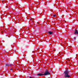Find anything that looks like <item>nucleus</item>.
Wrapping results in <instances>:
<instances>
[{
    "label": "nucleus",
    "instance_id": "obj_12",
    "mask_svg": "<svg viewBox=\"0 0 78 78\" xmlns=\"http://www.w3.org/2000/svg\"><path fill=\"white\" fill-rule=\"evenodd\" d=\"M38 23V24H39V23L38 22V23Z\"/></svg>",
    "mask_w": 78,
    "mask_h": 78
},
{
    "label": "nucleus",
    "instance_id": "obj_11",
    "mask_svg": "<svg viewBox=\"0 0 78 78\" xmlns=\"http://www.w3.org/2000/svg\"><path fill=\"white\" fill-rule=\"evenodd\" d=\"M2 3H4V4L5 3H3V1H2Z\"/></svg>",
    "mask_w": 78,
    "mask_h": 78
},
{
    "label": "nucleus",
    "instance_id": "obj_6",
    "mask_svg": "<svg viewBox=\"0 0 78 78\" xmlns=\"http://www.w3.org/2000/svg\"><path fill=\"white\" fill-rule=\"evenodd\" d=\"M6 66H9V65H8V64H6Z\"/></svg>",
    "mask_w": 78,
    "mask_h": 78
},
{
    "label": "nucleus",
    "instance_id": "obj_9",
    "mask_svg": "<svg viewBox=\"0 0 78 78\" xmlns=\"http://www.w3.org/2000/svg\"><path fill=\"white\" fill-rule=\"evenodd\" d=\"M74 40H76V37H74Z\"/></svg>",
    "mask_w": 78,
    "mask_h": 78
},
{
    "label": "nucleus",
    "instance_id": "obj_10",
    "mask_svg": "<svg viewBox=\"0 0 78 78\" xmlns=\"http://www.w3.org/2000/svg\"><path fill=\"white\" fill-rule=\"evenodd\" d=\"M10 70H12V69H10Z\"/></svg>",
    "mask_w": 78,
    "mask_h": 78
},
{
    "label": "nucleus",
    "instance_id": "obj_5",
    "mask_svg": "<svg viewBox=\"0 0 78 78\" xmlns=\"http://www.w3.org/2000/svg\"><path fill=\"white\" fill-rule=\"evenodd\" d=\"M66 61H67V60H68V61H70V60H69V59H66Z\"/></svg>",
    "mask_w": 78,
    "mask_h": 78
},
{
    "label": "nucleus",
    "instance_id": "obj_16",
    "mask_svg": "<svg viewBox=\"0 0 78 78\" xmlns=\"http://www.w3.org/2000/svg\"><path fill=\"white\" fill-rule=\"evenodd\" d=\"M62 44H63V43H62Z\"/></svg>",
    "mask_w": 78,
    "mask_h": 78
},
{
    "label": "nucleus",
    "instance_id": "obj_13",
    "mask_svg": "<svg viewBox=\"0 0 78 78\" xmlns=\"http://www.w3.org/2000/svg\"><path fill=\"white\" fill-rule=\"evenodd\" d=\"M34 51H32V53H34Z\"/></svg>",
    "mask_w": 78,
    "mask_h": 78
},
{
    "label": "nucleus",
    "instance_id": "obj_3",
    "mask_svg": "<svg viewBox=\"0 0 78 78\" xmlns=\"http://www.w3.org/2000/svg\"><path fill=\"white\" fill-rule=\"evenodd\" d=\"M74 34H78V31H77V30H76L75 32L74 33Z\"/></svg>",
    "mask_w": 78,
    "mask_h": 78
},
{
    "label": "nucleus",
    "instance_id": "obj_8",
    "mask_svg": "<svg viewBox=\"0 0 78 78\" xmlns=\"http://www.w3.org/2000/svg\"><path fill=\"white\" fill-rule=\"evenodd\" d=\"M53 16H54V17H56V15H54Z\"/></svg>",
    "mask_w": 78,
    "mask_h": 78
},
{
    "label": "nucleus",
    "instance_id": "obj_15",
    "mask_svg": "<svg viewBox=\"0 0 78 78\" xmlns=\"http://www.w3.org/2000/svg\"><path fill=\"white\" fill-rule=\"evenodd\" d=\"M30 78H33V77H30Z\"/></svg>",
    "mask_w": 78,
    "mask_h": 78
},
{
    "label": "nucleus",
    "instance_id": "obj_7",
    "mask_svg": "<svg viewBox=\"0 0 78 78\" xmlns=\"http://www.w3.org/2000/svg\"><path fill=\"white\" fill-rule=\"evenodd\" d=\"M30 20H31V21H32V22H33V20L32 19H30Z\"/></svg>",
    "mask_w": 78,
    "mask_h": 78
},
{
    "label": "nucleus",
    "instance_id": "obj_4",
    "mask_svg": "<svg viewBox=\"0 0 78 78\" xmlns=\"http://www.w3.org/2000/svg\"><path fill=\"white\" fill-rule=\"evenodd\" d=\"M50 34H53V32H52L50 31L48 32Z\"/></svg>",
    "mask_w": 78,
    "mask_h": 78
},
{
    "label": "nucleus",
    "instance_id": "obj_2",
    "mask_svg": "<svg viewBox=\"0 0 78 78\" xmlns=\"http://www.w3.org/2000/svg\"><path fill=\"white\" fill-rule=\"evenodd\" d=\"M69 72L68 71V70H66L64 72L65 74V77L66 78H69L70 77V76L69 75Z\"/></svg>",
    "mask_w": 78,
    "mask_h": 78
},
{
    "label": "nucleus",
    "instance_id": "obj_1",
    "mask_svg": "<svg viewBox=\"0 0 78 78\" xmlns=\"http://www.w3.org/2000/svg\"><path fill=\"white\" fill-rule=\"evenodd\" d=\"M50 75V72H48V70H46V71L44 73V74L39 73L37 74V76H43V75L45 76L46 75Z\"/></svg>",
    "mask_w": 78,
    "mask_h": 78
},
{
    "label": "nucleus",
    "instance_id": "obj_14",
    "mask_svg": "<svg viewBox=\"0 0 78 78\" xmlns=\"http://www.w3.org/2000/svg\"><path fill=\"white\" fill-rule=\"evenodd\" d=\"M61 45H62V46H63V45H61Z\"/></svg>",
    "mask_w": 78,
    "mask_h": 78
}]
</instances>
